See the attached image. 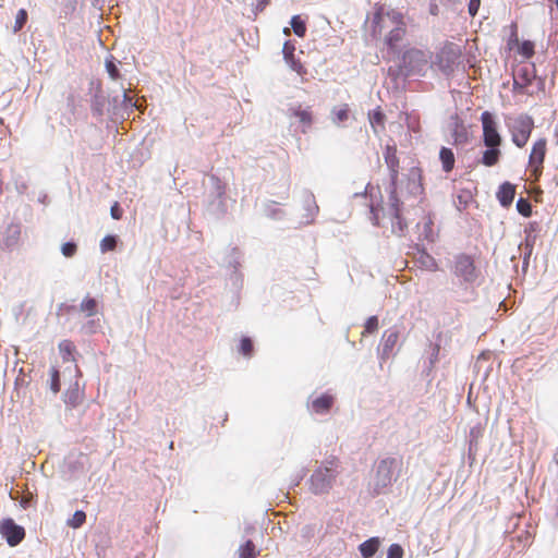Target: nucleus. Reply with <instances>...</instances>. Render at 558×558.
I'll return each mask as SVG.
<instances>
[{"instance_id":"nucleus-1","label":"nucleus","mask_w":558,"mask_h":558,"mask_svg":"<svg viewBox=\"0 0 558 558\" xmlns=\"http://www.w3.org/2000/svg\"><path fill=\"white\" fill-rule=\"evenodd\" d=\"M401 204L397 195V190L391 189L389 194V203L386 208L372 207L375 225L379 226V211H383V219H388L391 226V232L397 235H402L408 228L405 220L401 217Z\"/></svg>"},{"instance_id":"nucleus-2","label":"nucleus","mask_w":558,"mask_h":558,"mask_svg":"<svg viewBox=\"0 0 558 558\" xmlns=\"http://www.w3.org/2000/svg\"><path fill=\"white\" fill-rule=\"evenodd\" d=\"M402 459L388 457L379 461L374 476V489L384 493L398 480L402 470Z\"/></svg>"},{"instance_id":"nucleus-3","label":"nucleus","mask_w":558,"mask_h":558,"mask_svg":"<svg viewBox=\"0 0 558 558\" xmlns=\"http://www.w3.org/2000/svg\"><path fill=\"white\" fill-rule=\"evenodd\" d=\"M430 65V53L415 47L403 51L400 59V72L405 76L424 75Z\"/></svg>"},{"instance_id":"nucleus-4","label":"nucleus","mask_w":558,"mask_h":558,"mask_svg":"<svg viewBox=\"0 0 558 558\" xmlns=\"http://www.w3.org/2000/svg\"><path fill=\"white\" fill-rule=\"evenodd\" d=\"M403 13L385 4L375 3L374 13L371 20V35L380 38L392 28L395 20L398 21Z\"/></svg>"},{"instance_id":"nucleus-5","label":"nucleus","mask_w":558,"mask_h":558,"mask_svg":"<svg viewBox=\"0 0 558 558\" xmlns=\"http://www.w3.org/2000/svg\"><path fill=\"white\" fill-rule=\"evenodd\" d=\"M339 461L332 458L326 461L324 466L318 468L311 476L312 489L315 494L327 492L336 478Z\"/></svg>"},{"instance_id":"nucleus-6","label":"nucleus","mask_w":558,"mask_h":558,"mask_svg":"<svg viewBox=\"0 0 558 558\" xmlns=\"http://www.w3.org/2000/svg\"><path fill=\"white\" fill-rule=\"evenodd\" d=\"M533 129L534 119L531 116L521 113L515 117L509 125L512 143L517 147L523 148L527 144Z\"/></svg>"},{"instance_id":"nucleus-7","label":"nucleus","mask_w":558,"mask_h":558,"mask_svg":"<svg viewBox=\"0 0 558 558\" xmlns=\"http://www.w3.org/2000/svg\"><path fill=\"white\" fill-rule=\"evenodd\" d=\"M462 56L460 46L453 43H446L437 52L434 64L444 73L449 74L453 71Z\"/></svg>"},{"instance_id":"nucleus-8","label":"nucleus","mask_w":558,"mask_h":558,"mask_svg":"<svg viewBox=\"0 0 558 558\" xmlns=\"http://www.w3.org/2000/svg\"><path fill=\"white\" fill-rule=\"evenodd\" d=\"M547 153V140L541 137L533 143L529 156V171L534 180H538L543 173L544 161Z\"/></svg>"},{"instance_id":"nucleus-9","label":"nucleus","mask_w":558,"mask_h":558,"mask_svg":"<svg viewBox=\"0 0 558 558\" xmlns=\"http://www.w3.org/2000/svg\"><path fill=\"white\" fill-rule=\"evenodd\" d=\"M481 122L483 128V142L485 146H500L501 136L497 130V122L489 111H484L481 114Z\"/></svg>"},{"instance_id":"nucleus-10","label":"nucleus","mask_w":558,"mask_h":558,"mask_svg":"<svg viewBox=\"0 0 558 558\" xmlns=\"http://www.w3.org/2000/svg\"><path fill=\"white\" fill-rule=\"evenodd\" d=\"M0 534L11 547H14L24 539L25 530L23 526L17 525L13 519L8 518L0 522Z\"/></svg>"},{"instance_id":"nucleus-11","label":"nucleus","mask_w":558,"mask_h":558,"mask_svg":"<svg viewBox=\"0 0 558 558\" xmlns=\"http://www.w3.org/2000/svg\"><path fill=\"white\" fill-rule=\"evenodd\" d=\"M395 25L384 36V44L389 50L396 51L399 44L403 40L407 35V23L404 14H402L398 21H393Z\"/></svg>"},{"instance_id":"nucleus-12","label":"nucleus","mask_w":558,"mask_h":558,"mask_svg":"<svg viewBox=\"0 0 558 558\" xmlns=\"http://www.w3.org/2000/svg\"><path fill=\"white\" fill-rule=\"evenodd\" d=\"M454 274L466 282H473L476 279L474 259L466 254L458 255L454 262Z\"/></svg>"},{"instance_id":"nucleus-13","label":"nucleus","mask_w":558,"mask_h":558,"mask_svg":"<svg viewBox=\"0 0 558 558\" xmlns=\"http://www.w3.org/2000/svg\"><path fill=\"white\" fill-rule=\"evenodd\" d=\"M535 78L536 77L532 71L526 68L521 69L513 77V93L532 96L534 93L530 89V86Z\"/></svg>"},{"instance_id":"nucleus-14","label":"nucleus","mask_w":558,"mask_h":558,"mask_svg":"<svg viewBox=\"0 0 558 558\" xmlns=\"http://www.w3.org/2000/svg\"><path fill=\"white\" fill-rule=\"evenodd\" d=\"M385 162L390 170L391 189H396V183L399 174V158L397 156V147L395 145H387L384 151Z\"/></svg>"},{"instance_id":"nucleus-15","label":"nucleus","mask_w":558,"mask_h":558,"mask_svg":"<svg viewBox=\"0 0 558 558\" xmlns=\"http://www.w3.org/2000/svg\"><path fill=\"white\" fill-rule=\"evenodd\" d=\"M335 403V397L329 393H323L315 398L311 403V409L316 414H326Z\"/></svg>"},{"instance_id":"nucleus-16","label":"nucleus","mask_w":558,"mask_h":558,"mask_svg":"<svg viewBox=\"0 0 558 558\" xmlns=\"http://www.w3.org/2000/svg\"><path fill=\"white\" fill-rule=\"evenodd\" d=\"M515 187L509 182H505L500 185L497 192V198L504 207H509L514 198Z\"/></svg>"},{"instance_id":"nucleus-17","label":"nucleus","mask_w":558,"mask_h":558,"mask_svg":"<svg viewBox=\"0 0 558 558\" xmlns=\"http://www.w3.org/2000/svg\"><path fill=\"white\" fill-rule=\"evenodd\" d=\"M379 547V537H371L359 546V550L363 558H371L378 551Z\"/></svg>"},{"instance_id":"nucleus-18","label":"nucleus","mask_w":558,"mask_h":558,"mask_svg":"<svg viewBox=\"0 0 558 558\" xmlns=\"http://www.w3.org/2000/svg\"><path fill=\"white\" fill-rule=\"evenodd\" d=\"M368 120L375 133L385 130L386 117L379 107L368 113Z\"/></svg>"},{"instance_id":"nucleus-19","label":"nucleus","mask_w":558,"mask_h":558,"mask_svg":"<svg viewBox=\"0 0 558 558\" xmlns=\"http://www.w3.org/2000/svg\"><path fill=\"white\" fill-rule=\"evenodd\" d=\"M439 159L441 161L442 170L445 172L448 173L453 170L456 158L452 149L448 147H441L439 151Z\"/></svg>"},{"instance_id":"nucleus-20","label":"nucleus","mask_w":558,"mask_h":558,"mask_svg":"<svg viewBox=\"0 0 558 558\" xmlns=\"http://www.w3.org/2000/svg\"><path fill=\"white\" fill-rule=\"evenodd\" d=\"M488 149H486L483 153L482 157V163L486 167H493L495 166L500 158L501 151L499 149V146H487Z\"/></svg>"},{"instance_id":"nucleus-21","label":"nucleus","mask_w":558,"mask_h":558,"mask_svg":"<svg viewBox=\"0 0 558 558\" xmlns=\"http://www.w3.org/2000/svg\"><path fill=\"white\" fill-rule=\"evenodd\" d=\"M350 116V107L348 104L335 107L331 110V119L333 123L340 124L345 122Z\"/></svg>"},{"instance_id":"nucleus-22","label":"nucleus","mask_w":558,"mask_h":558,"mask_svg":"<svg viewBox=\"0 0 558 558\" xmlns=\"http://www.w3.org/2000/svg\"><path fill=\"white\" fill-rule=\"evenodd\" d=\"M259 555V550L255 544L248 539L239 548V558H256Z\"/></svg>"},{"instance_id":"nucleus-23","label":"nucleus","mask_w":558,"mask_h":558,"mask_svg":"<svg viewBox=\"0 0 558 558\" xmlns=\"http://www.w3.org/2000/svg\"><path fill=\"white\" fill-rule=\"evenodd\" d=\"M60 353L64 361L73 360V353L75 351V345L70 340H63L59 344Z\"/></svg>"},{"instance_id":"nucleus-24","label":"nucleus","mask_w":558,"mask_h":558,"mask_svg":"<svg viewBox=\"0 0 558 558\" xmlns=\"http://www.w3.org/2000/svg\"><path fill=\"white\" fill-rule=\"evenodd\" d=\"M97 302L93 298H85L81 303V311L86 314V316H94L97 313Z\"/></svg>"},{"instance_id":"nucleus-25","label":"nucleus","mask_w":558,"mask_h":558,"mask_svg":"<svg viewBox=\"0 0 558 558\" xmlns=\"http://www.w3.org/2000/svg\"><path fill=\"white\" fill-rule=\"evenodd\" d=\"M399 339L398 331H391L389 333H385L384 336V352H391L395 345L397 344Z\"/></svg>"},{"instance_id":"nucleus-26","label":"nucleus","mask_w":558,"mask_h":558,"mask_svg":"<svg viewBox=\"0 0 558 558\" xmlns=\"http://www.w3.org/2000/svg\"><path fill=\"white\" fill-rule=\"evenodd\" d=\"M291 26L296 36H299V37L305 36L306 25H305L304 21L299 15L292 16Z\"/></svg>"},{"instance_id":"nucleus-27","label":"nucleus","mask_w":558,"mask_h":558,"mask_svg":"<svg viewBox=\"0 0 558 558\" xmlns=\"http://www.w3.org/2000/svg\"><path fill=\"white\" fill-rule=\"evenodd\" d=\"M534 43L531 41V40H524L523 43H521L518 47V52L524 57L525 59H530L534 56L535 51H534Z\"/></svg>"},{"instance_id":"nucleus-28","label":"nucleus","mask_w":558,"mask_h":558,"mask_svg":"<svg viewBox=\"0 0 558 558\" xmlns=\"http://www.w3.org/2000/svg\"><path fill=\"white\" fill-rule=\"evenodd\" d=\"M50 374V389L53 391V393H58L60 391L61 385H60V373L59 371L52 366L49 371Z\"/></svg>"},{"instance_id":"nucleus-29","label":"nucleus","mask_w":558,"mask_h":558,"mask_svg":"<svg viewBox=\"0 0 558 558\" xmlns=\"http://www.w3.org/2000/svg\"><path fill=\"white\" fill-rule=\"evenodd\" d=\"M378 317L377 316H371L367 318V320L364 324V330L362 331V337H365L366 335H371L377 331L378 329Z\"/></svg>"},{"instance_id":"nucleus-30","label":"nucleus","mask_w":558,"mask_h":558,"mask_svg":"<svg viewBox=\"0 0 558 558\" xmlns=\"http://www.w3.org/2000/svg\"><path fill=\"white\" fill-rule=\"evenodd\" d=\"M293 114L305 125L312 124V112L307 109H302L299 107L298 109L293 110Z\"/></svg>"},{"instance_id":"nucleus-31","label":"nucleus","mask_w":558,"mask_h":558,"mask_svg":"<svg viewBox=\"0 0 558 558\" xmlns=\"http://www.w3.org/2000/svg\"><path fill=\"white\" fill-rule=\"evenodd\" d=\"M86 521V513L82 510L74 512L72 519L69 520L68 524L73 529L81 527Z\"/></svg>"},{"instance_id":"nucleus-32","label":"nucleus","mask_w":558,"mask_h":558,"mask_svg":"<svg viewBox=\"0 0 558 558\" xmlns=\"http://www.w3.org/2000/svg\"><path fill=\"white\" fill-rule=\"evenodd\" d=\"M26 22H27V11L25 9H20L15 16V22H14V27H13L14 33L20 32L24 27Z\"/></svg>"},{"instance_id":"nucleus-33","label":"nucleus","mask_w":558,"mask_h":558,"mask_svg":"<svg viewBox=\"0 0 558 558\" xmlns=\"http://www.w3.org/2000/svg\"><path fill=\"white\" fill-rule=\"evenodd\" d=\"M517 210L524 217H530L532 215V206L531 203L526 198H519L517 202Z\"/></svg>"},{"instance_id":"nucleus-34","label":"nucleus","mask_w":558,"mask_h":558,"mask_svg":"<svg viewBox=\"0 0 558 558\" xmlns=\"http://www.w3.org/2000/svg\"><path fill=\"white\" fill-rule=\"evenodd\" d=\"M117 246V239L116 236L113 235H106L101 241H100V250L101 252H109V251H113Z\"/></svg>"},{"instance_id":"nucleus-35","label":"nucleus","mask_w":558,"mask_h":558,"mask_svg":"<svg viewBox=\"0 0 558 558\" xmlns=\"http://www.w3.org/2000/svg\"><path fill=\"white\" fill-rule=\"evenodd\" d=\"M106 70L112 80H118L120 77L119 70L112 57L106 60Z\"/></svg>"},{"instance_id":"nucleus-36","label":"nucleus","mask_w":558,"mask_h":558,"mask_svg":"<svg viewBox=\"0 0 558 558\" xmlns=\"http://www.w3.org/2000/svg\"><path fill=\"white\" fill-rule=\"evenodd\" d=\"M295 46L290 40H287L282 47V53L286 61L294 58Z\"/></svg>"},{"instance_id":"nucleus-37","label":"nucleus","mask_w":558,"mask_h":558,"mask_svg":"<svg viewBox=\"0 0 558 558\" xmlns=\"http://www.w3.org/2000/svg\"><path fill=\"white\" fill-rule=\"evenodd\" d=\"M240 351L243 355L250 356L253 352V343L250 338H242L240 342Z\"/></svg>"},{"instance_id":"nucleus-38","label":"nucleus","mask_w":558,"mask_h":558,"mask_svg":"<svg viewBox=\"0 0 558 558\" xmlns=\"http://www.w3.org/2000/svg\"><path fill=\"white\" fill-rule=\"evenodd\" d=\"M387 558H403V548L399 544H391L387 550Z\"/></svg>"},{"instance_id":"nucleus-39","label":"nucleus","mask_w":558,"mask_h":558,"mask_svg":"<svg viewBox=\"0 0 558 558\" xmlns=\"http://www.w3.org/2000/svg\"><path fill=\"white\" fill-rule=\"evenodd\" d=\"M77 251V245L74 242H66L62 245L61 252L65 257H72Z\"/></svg>"},{"instance_id":"nucleus-40","label":"nucleus","mask_w":558,"mask_h":558,"mask_svg":"<svg viewBox=\"0 0 558 558\" xmlns=\"http://www.w3.org/2000/svg\"><path fill=\"white\" fill-rule=\"evenodd\" d=\"M421 263L428 269V270H432V271H435L437 270V263L436 260L428 254H423L421 256Z\"/></svg>"},{"instance_id":"nucleus-41","label":"nucleus","mask_w":558,"mask_h":558,"mask_svg":"<svg viewBox=\"0 0 558 558\" xmlns=\"http://www.w3.org/2000/svg\"><path fill=\"white\" fill-rule=\"evenodd\" d=\"M111 217L116 220H119L122 218V208L120 207L119 203L116 202L110 209Z\"/></svg>"},{"instance_id":"nucleus-42","label":"nucleus","mask_w":558,"mask_h":558,"mask_svg":"<svg viewBox=\"0 0 558 558\" xmlns=\"http://www.w3.org/2000/svg\"><path fill=\"white\" fill-rule=\"evenodd\" d=\"M481 5V0H470L469 1V13L471 16H475L478 12Z\"/></svg>"},{"instance_id":"nucleus-43","label":"nucleus","mask_w":558,"mask_h":558,"mask_svg":"<svg viewBox=\"0 0 558 558\" xmlns=\"http://www.w3.org/2000/svg\"><path fill=\"white\" fill-rule=\"evenodd\" d=\"M286 62L291 66L292 70L296 71L298 73H302L303 65L298 60H295V58H292V60H288Z\"/></svg>"},{"instance_id":"nucleus-44","label":"nucleus","mask_w":558,"mask_h":558,"mask_svg":"<svg viewBox=\"0 0 558 558\" xmlns=\"http://www.w3.org/2000/svg\"><path fill=\"white\" fill-rule=\"evenodd\" d=\"M283 33H284L286 35H290V29L286 27V28L283 29Z\"/></svg>"},{"instance_id":"nucleus-45","label":"nucleus","mask_w":558,"mask_h":558,"mask_svg":"<svg viewBox=\"0 0 558 558\" xmlns=\"http://www.w3.org/2000/svg\"><path fill=\"white\" fill-rule=\"evenodd\" d=\"M459 136H460V135H458V134H457V136H456V138H454V142H459Z\"/></svg>"},{"instance_id":"nucleus-46","label":"nucleus","mask_w":558,"mask_h":558,"mask_svg":"<svg viewBox=\"0 0 558 558\" xmlns=\"http://www.w3.org/2000/svg\"><path fill=\"white\" fill-rule=\"evenodd\" d=\"M556 5H557V8H558V0H556Z\"/></svg>"}]
</instances>
